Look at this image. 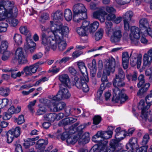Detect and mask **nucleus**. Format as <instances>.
<instances>
[{
  "label": "nucleus",
  "instance_id": "obj_18",
  "mask_svg": "<svg viewBox=\"0 0 152 152\" xmlns=\"http://www.w3.org/2000/svg\"><path fill=\"white\" fill-rule=\"evenodd\" d=\"M15 56L18 58V63L22 64L26 63L27 62V59L24 56L22 49L20 48H18L16 50Z\"/></svg>",
  "mask_w": 152,
  "mask_h": 152
},
{
  "label": "nucleus",
  "instance_id": "obj_57",
  "mask_svg": "<svg viewBox=\"0 0 152 152\" xmlns=\"http://www.w3.org/2000/svg\"><path fill=\"white\" fill-rule=\"evenodd\" d=\"M18 71L17 69H11L9 70H6L5 72H11V77L14 78L15 79L16 78L15 75V72Z\"/></svg>",
  "mask_w": 152,
  "mask_h": 152
},
{
  "label": "nucleus",
  "instance_id": "obj_7",
  "mask_svg": "<svg viewBox=\"0 0 152 152\" xmlns=\"http://www.w3.org/2000/svg\"><path fill=\"white\" fill-rule=\"evenodd\" d=\"M63 84H60V90L56 96L53 97V99L55 101H59L61 99H66L69 98L71 95L69 91Z\"/></svg>",
  "mask_w": 152,
  "mask_h": 152
},
{
  "label": "nucleus",
  "instance_id": "obj_49",
  "mask_svg": "<svg viewBox=\"0 0 152 152\" xmlns=\"http://www.w3.org/2000/svg\"><path fill=\"white\" fill-rule=\"evenodd\" d=\"M104 138L105 140H107L108 139L111 138L113 134V132L110 130H108V131L104 132Z\"/></svg>",
  "mask_w": 152,
  "mask_h": 152
},
{
  "label": "nucleus",
  "instance_id": "obj_42",
  "mask_svg": "<svg viewBox=\"0 0 152 152\" xmlns=\"http://www.w3.org/2000/svg\"><path fill=\"white\" fill-rule=\"evenodd\" d=\"M39 108L37 112V115H40L45 114L47 110L44 106H39Z\"/></svg>",
  "mask_w": 152,
  "mask_h": 152
},
{
  "label": "nucleus",
  "instance_id": "obj_26",
  "mask_svg": "<svg viewBox=\"0 0 152 152\" xmlns=\"http://www.w3.org/2000/svg\"><path fill=\"white\" fill-rule=\"evenodd\" d=\"M48 143L47 140H45L43 139H40L37 142L36 147L39 149L43 150L45 149V146Z\"/></svg>",
  "mask_w": 152,
  "mask_h": 152
},
{
  "label": "nucleus",
  "instance_id": "obj_56",
  "mask_svg": "<svg viewBox=\"0 0 152 152\" xmlns=\"http://www.w3.org/2000/svg\"><path fill=\"white\" fill-rule=\"evenodd\" d=\"M68 137H69V136L68 133L66 132H65L61 134L58 135L57 138H59L60 137L62 140H64Z\"/></svg>",
  "mask_w": 152,
  "mask_h": 152
},
{
  "label": "nucleus",
  "instance_id": "obj_25",
  "mask_svg": "<svg viewBox=\"0 0 152 152\" xmlns=\"http://www.w3.org/2000/svg\"><path fill=\"white\" fill-rule=\"evenodd\" d=\"M79 134L74 136L68 137L66 140V142L68 145H74L77 141H79V138L80 137L81 134Z\"/></svg>",
  "mask_w": 152,
  "mask_h": 152
},
{
  "label": "nucleus",
  "instance_id": "obj_39",
  "mask_svg": "<svg viewBox=\"0 0 152 152\" xmlns=\"http://www.w3.org/2000/svg\"><path fill=\"white\" fill-rule=\"evenodd\" d=\"M13 39L17 44L20 45L22 43V37L21 35L18 34H15L13 37Z\"/></svg>",
  "mask_w": 152,
  "mask_h": 152
},
{
  "label": "nucleus",
  "instance_id": "obj_34",
  "mask_svg": "<svg viewBox=\"0 0 152 152\" xmlns=\"http://www.w3.org/2000/svg\"><path fill=\"white\" fill-rule=\"evenodd\" d=\"M9 43L6 40L3 41L1 42V45L0 46V52L3 53L7 50L8 47Z\"/></svg>",
  "mask_w": 152,
  "mask_h": 152
},
{
  "label": "nucleus",
  "instance_id": "obj_37",
  "mask_svg": "<svg viewBox=\"0 0 152 152\" xmlns=\"http://www.w3.org/2000/svg\"><path fill=\"white\" fill-rule=\"evenodd\" d=\"M87 31L83 27L77 28L76 31L78 34L81 36H85L86 35V32Z\"/></svg>",
  "mask_w": 152,
  "mask_h": 152
},
{
  "label": "nucleus",
  "instance_id": "obj_64",
  "mask_svg": "<svg viewBox=\"0 0 152 152\" xmlns=\"http://www.w3.org/2000/svg\"><path fill=\"white\" fill-rule=\"evenodd\" d=\"M15 147V152H23L22 149V147L20 144H15L14 145Z\"/></svg>",
  "mask_w": 152,
  "mask_h": 152
},
{
  "label": "nucleus",
  "instance_id": "obj_19",
  "mask_svg": "<svg viewBox=\"0 0 152 152\" xmlns=\"http://www.w3.org/2000/svg\"><path fill=\"white\" fill-rule=\"evenodd\" d=\"M138 147L137 139L135 137L131 138L129 140V143L126 145L127 149L131 151L136 149Z\"/></svg>",
  "mask_w": 152,
  "mask_h": 152
},
{
  "label": "nucleus",
  "instance_id": "obj_52",
  "mask_svg": "<svg viewBox=\"0 0 152 152\" xmlns=\"http://www.w3.org/2000/svg\"><path fill=\"white\" fill-rule=\"evenodd\" d=\"M149 139V136L148 134H145L143 137L141 143L142 145H146Z\"/></svg>",
  "mask_w": 152,
  "mask_h": 152
},
{
  "label": "nucleus",
  "instance_id": "obj_62",
  "mask_svg": "<svg viewBox=\"0 0 152 152\" xmlns=\"http://www.w3.org/2000/svg\"><path fill=\"white\" fill-rule=\"evenodd\" d=\"M107 16L106 18V20H113L115 18V15L113 13H109L108 15L107 14Z\"/></svg>",
  "mask_w": 152,
  "mask_h": 152
},
{
  "label": "nucleus",
  "instance_id": "obj_8",
  "mask_svg": "<svg viewBox=\"0 0 152 152\" xmlns=\"http://www.w3.org/2000/svg\"><path fill=\"white\" fill-rule=\"evenodd\" d=\"M125 73L121 68H118V73L115 75L113 80V85L115 87H122L124 86L125 83L124 81L125 78Z\"/></svg>",
  "mask_w": 152,
  "mask_h": 152
},
{
  "label": "nucleus",
  "instance_id": "obj_53",
  "mask_svg": "<svg viewBox=\"0 0 152 152\" xmlns=\"http://www.w3.org/2000/svg\"><path fill=\"white\" fill-rule=\"evenodd\" d=\"M83 20L80 23L82 22V26L84 28H85L88 31V28H89V24H90V22L89 21H87L86 20H84L82 22Z\"/></svg>",
  "mask_w": 152,
  "mask_h": 152
},
{
  "label": "nucleus",
  "instance_id": "obj_44",
  "mask_svg": "<svg viewBox=\"0 0 152 152\" xmlns=\"http://www.w3.org/2000/svg\"><path fill=\"white\" fill-rule=\"evenodd\" d=\"M49 18V15L48 14L44 13H43L41 15L39 19V21L42 23L45 22L46 20Z\"/></svg>",
  "mask_w": 152,
  "mask_h": 152
},
{
  "label": "nucleus",
  "instance_id": "obj_58",
  "mask_svg": "<svg viewBox=\"0 0 152 152\" xmlns=\"http://www.w3.org/2000/svg\"><path fill=\"white\" fill-rule=\"evenodd\" d=\"M142 146L136 149V152H147L148 146L147 145Z\"/></svg>",
  "mask_w": 152,
  "mask_h": 152
},
{
  "label": "nucleus",
  "instance_id": "obj_22",
  "mask_svg": "<svg viewBox=\"0 0 152 152\" xmlns=\"http://www.w3.org/2000/svg\"><path fill=\"white\" fill-rule=\"evenodd\" d=\"M86 81L85 79L82 77L79 78L77 77H75L74 78V83L73 85H75L77 88L78 89H80L82 87V85L84 82Z\"/></svg>",
  "mask_w": 152,
  "mask_h": 152
},
{
  "label": "nucleus",
  "instance_id": "obj_31",
  "mask_svg": "<svg viewBox=\"0 0 152 152\" xmlns=\"http://www.w3.org/2000/svg\"><path fill=\"white\" fill-rule=\"evenodd\" d=\"M64 17L67 21H69L71 20L72 18V13L71 10L68 9L65 10Z\"/></svg>",
  "mask_w": 152,
  "mask_h": 152
},
{
  "label": "nucleus",
  "instance_id": "obj_11",
  "mask_svg": "<svg viewBox=\"0 0 152 152\" xmlns=\"http://www.w3.org/2000/svg\"><path fill=\"white\" fill-rule=\"evenodd\" d=\"M43 63V62H38L34 64L25 66L22 71L23 75L25 73L26 76L32 75L37 72L39 67V65H41Z\"/></svg>",
  "mask_w": 152,
  "mask_h": 152
},
{
  "label": "nucleus",
  "instance_id": "obj_27",
  "mask_svg": "<svg viewBox=\"0 0 152 152\" xmlns=\"http://www.w3.org/2000/svg\"><path fill=\"white\" fill-rule=\"evenodd\" d=\"M56 114L55 113L46 114L43 116L45 120L52 122L56 120Z\"/></svg>",
  "mask_w": 152,
  "mask_h": 152
},
{
  "label": "nucleus",
  "instance_id": "obj_10",
  "mask_svg": "<svg viewBox=\"0 0 152 152\" xmlns=\"http://www.w3.org/2000/svg\"><path fill=\"white\" fill-rule=\"evenodd\" d=\"M113 101L117 102L120 99L121 102H124L128 98V96L124 93L121 91L118 88L115 87L113 89Z\"/></svg>",
  "mask_w": 152,
  "mask_h": 152
},
{
  "label": "nucleus",
  "instance_id": "obj_46",
  "mask_svg": "<svg viewBox=\"0 0 152 152\" xmlns=\"http://www.w3.org/2000/svg\"><path fill=\"white\" fill-rule=\"evenodd\" d=\"M106 24V31L107 34L109 33L112 27L113 24L111 22L106 21L105 22Z\"/></svg>",
  "mask_w": 152,
  "mask_h": 152
},
{
  "label": "nucleus",
  "instance_id": "obj_33",
  "mask_svg": "<svg viewBox=\"0 0 152 152\" xmlns=\"http://www.w3.org/2000/svg\"><path fill=\"white\" fill-rule=\"evenodd\" d=\"M10 92V89L8 88H0V94L6 97L9 95Z\"/></svg>",
  "mask_w": 152,
  "mask_h": 152
},
{
  "label": "nucleus",
  "instance_id": "obj_4",
  "mask_svg": "<svg viewBox=\"0 0 152 152\" xmlns=\"http://www.w3.org/2000/svg\"><path fill=\"white\" fill-rule=\"evenodd\" d=\"M87 11L83 4L77 3L75 4L73 7L74 21L79 23L83 20L86 19L87 18Z\"/></svg>",
  "mask_w": 152,
  "mask_h": 152
},
{
  "label": "nucleus",
  "instance_id": "obj_35",
  "mask_svg": "<svg viewBox=\"0 0 152 152\" xmlns=\"http://www.w3.org/2000/svg\"><path fill=\"white\" fill-rule=\"evenodd\" d=\"M138 80L139 82L137 84V86L139 88L141 87L145 82L144 75L142 74L140 75L138 78Z\"/></svg>",
  "mask_w": 152,
  "mask_h": 152
},
{
  "label": "nucleus",
  "instance_id": "obj_29",
  "mask_svg": "<svg viewBox=\"0 0 152 152\" xmlns=\"http://www.w3.org/2000/svg\"><path fill=\"white\" fill-rule=\"evenodd\" d=\"M99 26V23L98 22L94 21L89 26L88 31L90 33L94 32L97 29Z\"/></svg>",
  "mask_w": 152,
  "mask_h": 152
},
{
  "label": "nucleus",
  "instance_id": "obj_50",
  "mask_svg": "<svg viewBox=\"0 0 152 152\" xmlns=\"http://www.w3.org/2000/svg\"><path fill=\"white\" fill-rule=\"evenodd\" d=\"M20 31L21 33L27 35L29 32V30L26 26H21L19 28Z\"/></svg>",
  "mask_w": 152,
  "mask_h": 152
},
{
  "label": "nucleus",
  "instance_id": "obj_24",
  "mask_svg": "<svg viewBox=\"0 0 152 152\" xmlns=\"http://www.w3.org/2000/svg\"><path fill=\"white\" fill-rule=\"evenodd\" d=\"M140 27L142 30L148 29L150 27L148 21L146 18L141 19L139 21Z\"/></svg>",
  "mask_w": 152,
  "mask_h": 152
},
{
  "label": "nucleus",
  "instance_id": "obj_54",
  "mask_svg": "<svg viewBox=\"0 0 152 152\" xmlns=\"http://www.w3.org/2000/svg\"><path fill=\"white\" fill-rule=\"evenodd\" d=\"M9 102V100L7 98L0 99V105H1L2 107H3L7 105Z\"/></svg>",
  "mask_w": 152,
  "mask_h": 152
},
{
  "label": "nucleus",
  "instance_id": "obj_5",
  "mask_svg": "<svg viewBox=\"0 0 152 152\" xmlns=\"http://www.w3.org/2000/svg\"><path fill=\"white\" fill-rule=\"evenodd\" d=\"M115 65V59L112 57L109 59L105 64V69L103 71L101 81L102 83H105L107 87H110L111 83L108 82L107 76L110 75L111 72L112 73L114 72Z\"/></svg>",
  "mask_w": 152,
  "mask_h": 152
},
{
  "label": "nucleus",
  "instance_id": "obj_55",
  "mask_svg": "<svg viewBox=\"0 0 152 152\" xmlns=\"http://www.w3.org/2000/svg\"><path fill=\"white\" fill-rule=\"evenodd\" d=\"M43 56V54L40 52L36 53L34 55L32 58L34 60H36L41 58Z\"/></svg>",
  "mask_w": 152,
  "mask_h": 152
},
{
  "label": "nucleus",
  "instance_id": "obj_17",
  "mask_svg": "<svg viewBox=\"0 0 152 152\" xmlns=\"http://www.w3.org/2000/svg\"><path fill=\"white\" fill-rule=\"evenodd\" d=\"M121 37V30L119 29L113 30L112 35L110 37V41L112 43H115L120 41Z\"/></svg>",
  "mask_w": 152,
  "mask_h": 152
},
{
  "label": "nucleus",
  "instance_id": "obj_47",
  "mask_svg": "<svg viewBox=\"0 0 152 152\" xmlns=\"http://www.w3.org/2000/svg\"><path fill=\"white\" fill-rule=\"evenodd\" d=\"M15 120L19 125L25 122L24 116L23 115H19L18 118H15Z\"/></svg>",
  "mask_w": 152,
  "mask_h": 152
},
{
  "label": "nucleus",
  "instance_id": "obj_28",
  "mask_svg": "<svg viewBox=\"0 0 152 152\" xmlns=\"http://www.w3.org/2000/svg\"><path fill=\"white\" fill-rule=\"evenodd\" d=\"M26 42L25 45L26 48L36 46V43L34 42L31 38V35L29 33L28 35L27 36L26 39Z\"/></svg>",
  "mask_w": 152,
  "mask_h": 152
},
{
  "label": "nucleus",
  "instance_id": "obj_61",
  "mask_svg": "<svg viewBox=\"0 0 152 152\" xmlns=\"http://www.w3.org/2000/svg\"><path fill=\"white\" fill-rule=\"evenodd\" d=\"M129 56L127 52L123 53L122 54V61H129Z\"/></svg>",
  "mask_w": 152,
  "mask_h": 152
},
{
  "label": "nucleus",
  "instance_id": "obj_32",
  "mask_svg": "<svg viewBox=\"0 0 152 152\" xmlns=\"http://www.w3.org/2000/svg\"><path fill=\"white\" fill-rule=\"evenodd\" d=\"M134 15L133 12L131 11H127L122 16L124 20L131 21Z\"/></svg>",
  "mask_w": 152,
  "mask_h": 152
},
{
  "label": "nucleus",
  "instance_id": "obj_51",
  "mask_svg": "<svg viewBox=\"0 0 152 152\" xmlns=\"http://www.w3.org/2000/svg\"><path fill=\"white\" fill-rule=\"evenodd\" d=\"M106 87H107L105 83H102L101 84L100 88L97 92L98 94L101 95L103 93V91L105 89Z\"/></svg>",
  "mask_w": 152,
  "mask_h": 152
},
{
  "label": "nucleus",
  "instance_id": "obj_36",
  "mask_svg": "<svg viewBox=\"0 0 152 152\" xmlns=\"http://www.w3.org/2000/svg\"><path fill=\"white\" fill-rule=\"evenodd\" d=\"M79 69L81 73L83 76V77L85 79V80H86V82H88V81L89 79L88 77V74L87 70V68L86 66Z\"/></svg>",
  "mask_w": 152,
  "mask_h": 152
},
{
  "label": "nucleus",
  "instance_id": "obj_13",
  "mask_svg": "<svg viewBox=\"0 0 152 152\" xmlns=\"http://www.w3.org/2000/svg\"><path fill=\"white\" fill-rule=\"evenodd\" d=\"M142 56L141 54H137L135 56H132L130 58V63L132 66L136 65L137 68L140 67L142 62Z\"/></svg>",
  "mask_w": 152,
  "mask_h": 152
},
{
  "label": "nucleus",
  "instance_id": "obj_60",
  "mask_svg": "<svg viewBox=\"0 0 152 152\" xmlns=\"http://www.w3.org/2000/svg\"><path fill=\"white\" fill-rule=\"evenodd\" d=\"M130 21L123 20L124 29L126 31H128L129 29V23Z\"/></svg>",
  "mask_w": 152,
  "mask_h": 152
},
{
  "label": "nucleus",
  "instance_id": "obj_14",
  "mask_svg": "<svg viewBox=\"0 0 152 152\" xmlns=\"http://www.w3.org/2000/svg\"><path fill=\"white\" fill-rule=\"evenodd\" d=\"M107 14V13L102 8L94 12L93 16L94 18L99 20L102 23L105 21L104 16Z\"/></svg>",
  "mask_w": 152,
  "mask_h": 152
},
{
  "label": "nucleus",
  "instance_id": "obj_23",
  "mask_svg": "<svg viewBox=\"0 0 152 152\" xmlns=\"http://www.w3.org/2000/svg\"><path fill=\"white\" fill-rule=\"evenodd\" d=\"M39 138V137L38 136L35 137L28 138L23 144V146L25 148H28L30 146L34 145L35 143L34 141L37 140Z\"/></svg>",
  "mask_w": 152,
  "mask_h": 152
},
{
  "label": "nucleus",
  "instance_id": "obj_48",
  "mask_svg": "<svg viewBox=\"0 0 152 152\" xmlns=\"http://www.w3.org/2000/svg\"><path fill=\"white\" fill-rule=\"evenodd\" d=\"M3 53L1 58L4 61L7 60L9 58L11 54L10 52L8 51H5L3 53Z\"/></svg>",
  "mask_w": 152,
  "mask_h": 152
},
{
  "label": "nucleus",
  "instance_id": "obj_59",
  "mask_svg": "<svg viewBox=\"0 0 152 152\" xmlns=\"http://www.w3.org/2000/svg\"><path fill=\"white\" fill-rule=\"evenodd\" d=\"M36 102L37 101L36 100H34L33 101L31 102H29V104L28 105V109L32 112H33L34 110L33 107L34 106Z\"/></svg>",
  "mask_w": 152,
  "mask_h": 152
},
{
  "label": "nucleus",
  "instance_id": "obj_45",
  "mask_svg": "<svg viewBox=\"0 0 152 152\" xmlns=\"http://www.w3.org/2000/svg\"><path fill=\"white\" fill-rule=\"evenodd\" d=\"M6 136L7 138V142L8 143H11L13 140L14 136L9 131L7 133Z\"/></svg>",
  "mask_w": 152,
  "mask_h": 152
},
{
  "label": "nucleus",
  "instance_id": "obj_40",
  "mask_svg": "<svg viewBox=\"0 0 152 152\" xmlns=\"http://www.w3.org/2000/svg\"><path fill=\"white\" fill-rule=\"evenodd\" d=\"M125 137V133L124 132H117L115 135V138L118 139V141H120Z\"/></svg>",
  "mask_w": 152,
  "mask_h": 152
},
{
  "label": "nucleus",
  "instance_id": "obj_16",
  "mask_svg": "<svg viewBox=\"0 0 152 152\" xmlns=\"http://www.w3.org/2000/svg\"><path fill=\"white\" fill-rule=\"evenodd\" d=\"M51 99L50 102L52 103V105H50V109L55 112L62 110L64 108L66 105V104L63 102L56 104V102H54L55 101L53 99V98Z\"/></svg>",
  "mask_w": 152,
  "mask_h": 152
},
{
  "label": "nucleus",
  "instance_id": "obj_30",
  "mask_svg": "<svg viewBox=\"0 0 152 152\" xmlns=\"http://www.w3.org/2000/svg\"><path fill=\"white\" fill-rule=\"evenodd\" d=\"M15 137H18L20 134V128L19 127H16L15 128H13L9 131Z\"/></svg>",
  "mask_w": 152,
  "mask_h": 152
},
{
  "label": "nucleus",
  "instance_id": "obj_1",
  "mask_svg": "<svg viewBox=\"0 0 152 152\" xmlns=\"http://www.w3.org/2000/svg\"><path fill=\"white\" fill-rule=\"evenodd\" d=\"M51 22V31L50 33H53V35L50 36L48 38L46 37L44 34L42 35V44L47 47L50 48L53 50L57 48L58 43V49L62 51L66 46V42L61 39V37H66L69 33V30L68 27L65 26L62 28L61 27L62 24L59 23L57 24H53Z\"/></svg>",
  "mask_w": 152,
  "mask_h": 152
},
{
  "label": "nucleus",
  "instance_id": "obj_3",
  "mask_svg": "<svg viewBox=\"0 0 152 152\" xmlns=\"http://www.w3.org/2000/svg\"><path fill=\"white\" fill-rule=\"evenodd\" d=\"M145 100L147 105L145 106V102L143 100H141L138 106L139 109L142 110L141 116L142 119L145 121H148L151 122L152 121L151 115L149 114L148 112L146 111L148 110L151 105L152 102V91H151L150 94L145 97Z\"/></svg>",
  "mask_w": 152,
  "mask_h": 152
},
{
  "label": "nucleus",
  "instance_id": "obj_38",
  "mask_svg": "<svg viewBox=\"0 0 152 152\" xmlns=\"http://www.w3.org/2000/svg\"><path fill=\"white\" fill-rule=\"evenodd\" d=\"M104 32L103 29H100L95 34V37L96 40L98 41L102 39Z\"/></svg>",
  "mask_w": 152,
  "mask_h": 152
},
{
  "label": "nucleus",
  "instance_id": "obj_20",
  "mask_svg": "<svg viewBox=\"0 0 152 152\" xmlns=\"http://www.w3.org/2000/svg\"><path fill=\"white\" fill-rule=\"evenodd\" d=\"M81 134L80 138H79V142L80 143L85 144L88 143L90 140L89 134L88 132H85L82 134L81 132H79L78 134Z\"/></svg>",
  "mask_w": 152,
  "mask_h": 152
},
{
  "label": "nucleus",
  "instance_id": "obj_6",
  "mask_svg": "<svg viewBox=\"0 0 152 152\" xmlns=\"http://www.w3.org/2000/svg\"><path fill=\"white\" fill-rule=\"evenodd\" d=\"M104 135V132L100 131L97 132L96 134L92 137V141L97 143L99 148H105V145L108 142L107 140H105Z\"/></svg>",
  "mask_w": 152,
  "mask_h": 152
},
{
  "label": "nucleus",
  "instance_id": "obj_2",
  "mask_svg": "<svg viewBox=\"0 0 152 152\" xmlns=\"http://www.w3.org/2000/svg\"><path fill=\"white\" fill-rule=\"evenodd\" d=\"M18 14V10L14 6V1L0 0V20L6 18L16 17Z\"/></svg>",
  "mask_w": 152,
  "mask_h": 152
},
{
  "label": "nucleus",
  "instance_id": "obj_63",
  "mask_svg": "<svg viewBox=\"0 0 152 152\" xmlns=\"http://www.w3.org/2000/svg\"><path fill=\"white\" fill-rule=\"evenodd\" d=\"M106 10L107 12L110 13H114L116 12L115 9L112 7L107 6Z\"/></svg>",
  "mask_w": 152,
  "mask_h": 152
},
{
  "label": "nucleus",
  "instance_id": "obj_43",
  "mask_svg": "<svg viewBox=\"0 0 152 152\" xmlns=\"http://www.w3.org/2000/svg\"><path fill=\"white\" fill-rule=\"evenodd\" d=\"M102 118L99 115L94 116L93 118V123L95 125H98L101 121Z\"/></svg>",
  "mask_w": 152,
  "mask_h": 152
},
{
  "label": "nucleus",
  "instance_id": "obj_12",
  "mask_svg": "<svg viewBox=\"0 0 152 152\" xmlns=\"http://www.w3.org/2000/svg\"><path fill=\"white\" fill-rule=\"evenodd\" d=\"M142 68L145 69L146 67H149L152 62V49H150L147 53H145L143 56V58Z\"/></svg>",
  "mask_w": 152,
  "mask_h": 152
},
{
  "label": "nucleus",
  "instance_id": "obj_9",
  "mask_svg": "<svg viewBox=\"0 0 152 152\" xmlns=\"http://www.w3.org/2000/svg\"><path fill=\"white\" fill-rule=\"evenodd\" d=\"M130 30L129 36L131 43L134 45H137L139 43V39L140 37V30L138 27L133 26L131 27Z\"/></svg>",
  "mask_w": 152,
  "mask_h": 152
},
{
  "label": "nucleus",
  "instance_id": "obj_41",
  "mask_svg": "<svg viewBox=\"0 0 152 152\" xmlns=\"http://www.w3.org/2000/svg\"><path fill=\"white\" fill-rule=\"evenodd\" d=\"M8 26V24L5 23L1 22L0 23V32H6L7 30Z\"/></svg>",
  "mask_w": 152,
  "mask_h": 152
},
{
  "label": "nucleus",
  "instance_id": "obj_21",
  "mask_svg": "<svg viewBox=\"0 0 152 152\" xmlns=\"http://www.w3.org/2000/svg\"><path fill=\"white\" fill-rule=\"evenodd\" d=\"M59 79L62 83L61 84H63L65 86L69 87L70 80L69 77L67 75L64 74L60 76Z\"/></svg>",
  "mask_w": 152,
  "mask_h": 152
},
{
  "label": "nucleus",
  "instance_id": "obj_15",
  "mask_svg": "<svg viewBox=\"0 0 152 152\" xmlns=\"http://www.w3.org/2000/svg\"><path fill=\"white\" fill-rule=\"evenodd\" d=\"M52 16L53 17V21H50V29H51V22H52L53 24H57L59 23H61V27L62 28L64 26H62V24L60 21L61 20V18L62 16V12L60 10H58L55 12L53 13Z\"/></svg>",
  "mask_w": 152,
  "mask_h": 152
}]
</instances>
